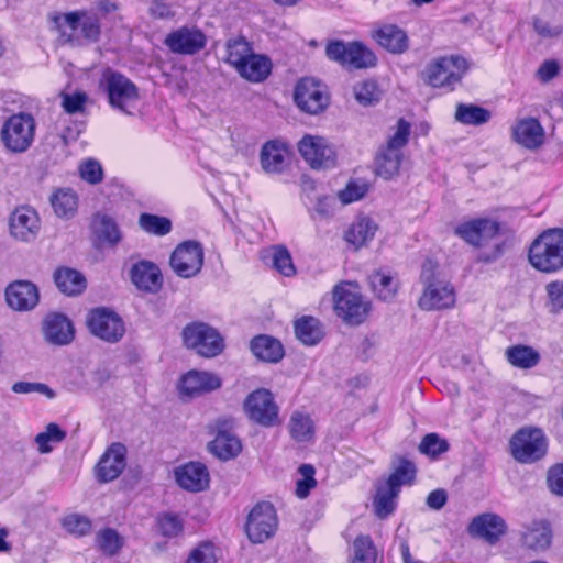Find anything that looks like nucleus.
<instances>
[{
  "instance_id": "1",
  "label": "nucleus",
  "mask_w": 563,
  "mask_h": 563,
  "mask_svg": "<svg viewBox=\"0 0 563 563\" xmlns=\"http://www.w3.org/2000/svg\"><path fill=\"white\" fill-rule=\"evenodd\" d=\"M423 285L418 306L426 311L451 309L456 302V291L444 265L434 258H427L421 268Z\"/></svg>"
},
{
  "instance_id": "2",
  "label": "nucleus",
  "mask_w": 563,
  "mask_h": 563,
  "mask_svg": "<svg viewBox=\"0 0 563 563\" xmlns=\"http://www.w3.org/2000/svg\"><path fill=\"white\" fill-rule=\"evenodd\" d=\"M332 296L335 314L344 323L358 325L368 317L371 302L365 299L355 284H338L332 290Z\"/></svg>"
},
{
  "instance_id": "3",
  "label": "nucleus",
  "mask_w": 563,
  "mask_h": 563,
  "mask_svg": "<svg viewBox=\"0 0 563 563\" xmlns=\"http://www.w3.org/2000/svg\"><path fill=\"white\" fill-rule=\"evenodd\" d=\"M410 135V124L399 119L395 132L388 137L375 159L376 175L389 180L399 175L404 158L402 148L407 145Z\"/></svg>"
},
{
  "instance_id": "4",
  "label": "nucleus",
  "mask_w": 563,
  "mask_h": 563,
  "mask_svg": "<svg viewBox=\"0 0 563 563\" xmlns=\"http://www.w3.org/2000/svg\"><path fill=\"white\" fill-rule=\"evenodd\" d=\"M54 27L67 36L68 41L97 42L100 36V22L95 13L73 11L51 16Z\"/></svg>"
},
{
  "instance_id": "5",
  "label": "nucleus",
  "mask_w": 563,
  "mask_h": 563,
  "mask_svg": "<svg viewBox=\"0 0 563 563\" xmlns=\"http://www.w3.org/2000/svg\"><path fill=\"white\" fill-rule=\"evenodd\" d=\"M470 68L466 58L448 55L432 59L422 71L423 80L433 88H453Z\"/></svg>"
},
{
  "instance_id": "6",
  "label": "nucleus",
  "mask_w": 563,
  "mask_h": 563,
  "mask_svg": "<svg viewBox=\"0 0 563 563\" xmlns=\"http://www.w3.org/2000/svg\"><path fill=\"white\" fill-rule=\"evenodd\" d=\"M100 87L107 93L109 104L113 109L128 115L134 113L140 100V93L135 84L128 77L108 69L102 75Z\"/></svg>"
},
{
  "instance_id": "7",
  "label": "nucleus",
  "mask_w": 563,
  "mask_h": 563,
  "mask_svg": "<svg viewBox=\"0 0 563 563\" xmlns=\"http://www.w3.org/2000/svg\"><path fill=\"white\" fill-rule=\"evenodd\" d=\"M35 128V120L30 113L12 114L1 126L0 140L7 151L24 153L34 141Z\"/></svg>"
},
{
  "instance_id": "8",
  "label": "nucleus",
  "mask_w": 563,
  "mask_h": 563,
  "mask_svg": "<svg viewBox=\"0 0 563 563\" xmlns=\"http://www.w3.org/2000/svg\"><path fill=\"white\" fill-rule=\"evenodd\" d=\"M325 54L329 59L353 69L371 68L377 64L375 53L357 41L349 43L342 41L330 42L325 47Z\"/></svg>"
},
{
  "instance_id": "9",
  "label": "nucleus",
  "mask_w": 563,
  "mask_h": 563,
  "mask_svg": "<svg viewBox=\"0 0 563 563\" xmlns=\"http://www.w3.org/2000/svg\"><path fill=\"white\" fill-rule=\"evenodd\" d=\"M548 450V440L540 428L526 427L518 430L510 440L514 459L520 463H533L541 460Z\"/></svg>"
},
{
  "instance_id": "10",
  "label": "nucleus",
  "mask_w": 563,
  "mask_h": 563,
  "mask_svg": "<svg viewBox=\"0 0 563 563\" xmlns=\"http://www.w3.org/2000/svg\"><path fill=\"white\" fill-rule=\"evenodd\" d=\"M183 340L188 349L205 357L219 355L224 347L223 339L212 327L203 322H192L183 330Z\"/></svg>"
},
{
  "instance_id": "11",
  "label": "nucleus",
  "mask_w": 563,
  "mask_h": 563,
  "mask_svg": "<svg viewBox=\"0 0 563 563\" xmlns=\"http://www.w3.org/2000/svg\"><path fill=\"white\" fill-rule=\"evenodd\" d=\"M277 529L278 517L271 503H258L249 512L245 533L252 543H264L275 536Z\"/></svg>"
},
{
  "instance_id": "12",
  "label": "nucleus",
  "mask_w": 563,
  "mask_h": 563,
  "mask_svg": "<svg viewBox=\"0 0 563 563\" xmlns=\"http://www.w3.org/2000/svg\"><path fill=\"white\" fill-rule=\"evenodd\" d=\"M244 411L250 420L271 428L280 423L279 408L273 394L265 388H258L251 393L244 401Z\"/></svg>"
},
{
  "instance_id": "13",
  "label": "nucleus",
  "mask_w": 563,
  "mask_h": 563,
  "mask_svg": "<svg viewBox=\"0 0 563 563\" xmlns=\"http://www.w3.org/2000/svg\"><path fill=\"white\" fill-rule=\"evenodd\" d=\"M87 325L93 335L110 343L120 341L125 333L122 319L106 308L90 311L87 317Z\"/></svg>"
},
{
  "instance_id": "14",
  "label": "nucleus",
  "mask_w": 563,
  "mask_h": 563,
  "mask_svg": "<svg viewBox=\"0 0 563 563\" xmlns=\"http://www.w3.org/2000/svg\"><path fill=\"white\" fill-rule=\"evenodd\" d=\"M294 99L297 107L309 114H318L329 104V95L325 88L313 78H302L298 81Z\"/></svg>"
},
{
  "instance_id": "15",
  "label": "nucleus",
  "mask_w": 563,
  "mask_h": 563,
  "mask_svg": "<svg viewBox=\"0 0 563 563\" xmlns=\"http://www.w3.org/2000/svg\"><path fill=\"white\" fill-rule=\"evenodd\" d=\"M298 151L312 168H330L335 165V151L322 136L306 134L298 143Z\"/></svg>"
},
{
  "instance_id": "16",
  "label": "nucleus",
  "mask_w": 563,
  "mask_h": 563,
  "mask_svg": "<svg viewBox=\"0 0 563 563\" xmlns=\"http://www.w3.org/2000/svg\"><path fill=\"white\" fill-rule=\"evenodd\" d=\"M10 234L19 242L34 241L41 230L37 211L29 206H20L13 210L9 219Z\"/></svg>"
},
{
  "instance_id": "17",
  "label": "nucleus",
  "mask_w": 563,
  "mask_h": 563,
  "mask_svg": "<svg viewBox=\"0 0 563 563\" xmlns=\"http://www.w3.org/2000/svg\"><path fill=\"white\" fill-rule=\"evenodd\" d=\"M206 43V35L199 29L188 26L170 32L164 41L170 52L181 55H194L201 51Z\"/></svg>"
},
{
  "instance_id": "18",
  "label": "nucleus",
  "mask_w": 563,
  "mask_h": 563,
  "mask_svg": "<svg viewBox=\"0 0 563 563\" xmlns=\"http://www.w3.org/2000/svg\"><path fill=\"white\" fill-rule=\"evenodd\" d=\"M289 161L290 150L287 143L280 140H271L262 145L260 164L266 174H283L289 165Z\"/></svg>"
},
{
  "instance_id": "19",
  "label": "nucleus",
  "mask_w": 563,
  "mask_h": 563,
  "mask_svg": "<svg viewBox=\"0 0 563 563\" xmlns=\"http://www.w3.org/2000/svg\"><path fill=\"white\" fill-rule=\"evenodd\" d=\"M5 301L15 311H30L40 300L37 287L29 280H15L5 288Z\"/></svg>"
},
{
  "instance_id": "20",
  "label": "nucleus",
  "mask_w": 563,
  "mask_h": 563,
  "mask_svg": "<svg viewBox=\"0 0 563 563\" xmlns=\"http://www.w3.org/2000/svg\"><path fill=\"white\" fill-rule=\"evenodd\" d=\"M125 448L121 443H113L101 456L96 465V477L101 483L112 482L125 468Z\"/></svg>"
},
{
  "instance_id": "21",
  "label": "nucleus",
  "mask_w": 563,
  "mask_h": 563,
  "mask_svg": "<svg viewBox=\"0 0 563 563\" xmlns=\"http://www.w3.org/2000/svg\"><path fill=\"white\" fill-rule=\"evenodd\" d=\"M176 483L185 490L197 493L209 487L210 476L205 464L189 462L174 470Z\"/></svg>"
},
{
  "instance_id": "22",
  "label": "nucleus",
  "mask_w": 563,
  "mask_h": 563,
  "mask_svg": "<svg viewBox=\"0 0 563 563\" xmlns=\"http://www.w3.org/2000/svg\"><path fill=\"white\" fill-rule=\"evenodd\" d=\"M500 231V224L488 218H478L465 221L454 230L464 242L477 245L482 240L490 239Z\"/></svg>"
},
{
  "instance_id": "23",
  "label": "nucleus",
  "mask_w": 563,
  "mask_h": 563,
  "mask_svg": "<svg viewBox=\"0 0 563 563\" xmlns=\"http://www.w3.org/2000/svg\"><path fill=\"white\" fill-rule=\"evenodd\" d=\"M505 520L493 512H485L473 518L468 526V532L473 537L484 539L486 542L494 544L506 532Z\"/></svg>"
},
{
  "instance_id": "24",
  "label": "nucleus",
  "mask_w": 563,
  "mask_h": 563,
  "mask_svg": "<svg viewBox=\"0 0 563 563\" xmlns=\"http://www.w3.org/2000/svg\"><path fill=\"white\" fill-rule=\"evenodd\" d=\"M131 280L139 290L147 294H156L163 287L162 272L150 261H140L132 266Z\"/></svg>"
},
{
  "instance_id": "25",
  "label": "nucleus",
  "mask_w": 563,
  "mask_h": 563,
  "mask_svg": "<svg viewBox=\"0 0 563 563\" xmlns=\"http://www.w3.org/2000/svg\"><path fill=\"white\" fill-rule=\"evenodd\" d=\"M221 379L209 372L190 371L185 374L179 383V391L188 397L199 396L220 388Z\"/></svg>"
},
{
  "instance_id": "26",
  "label": "nucleus",
  "mask_w": 563,
  "mask_h": 563,
  "mask_svg": "<svg viewBox=\"0 0 563 563\" xmlns=\"http://www.w3.org/2000/svg\"><path fill=\"white\" fill-rule=\"evenodd\" d=\"M203 263L202 249H174L170 255V266L184 278L197 275Z\"/></svg>"
},
{
  "instance_id": "27",
  "label": "nucleus",
  "mask_w": 563,
  "mask_h": 563,
  "mask_svg": "<svg viewBox=\"0 0 563 563\" xmlns=\"http://www.w3.org/2000/svg\"><path fill=\"white\" fill-rule=\"evenodd\" d=\"M376 43L393 54H402L408 49L407 33L395 24H382L372 31Z\"/></svg>"
},
{
  "instance_id": "28",
  "label": "nucleus",
  "mask_w": 563,
  "mask_h": 563,
  "mask_svg": "<svg viewBox=\"0 0 563 563\" xmlns=\"http://www.w3.org/2000/svg\"><path fill=\"white\" fill-rule=\"evenodd\" d=\"M514 140L526 148L534 150L543 144L544 130L534 118H526L512 126Z\"/></svg>"
},
{
  "instance_id": "29",
  "label": "nucleus",
  "mask_w": 563,
  "mask_h": 563,
  "mask_svg": "<svg viewBox=\"0 0 563 563\" xmlns=\"http://www.w3.org/2000/svg\"><path fill=\"white\" fill-rule=\"evenodd\" d=\"M45 339L56 345L68 344L74 338L71 322L63 314H48L44 321Z\"/></svg>"
},
{
  "instance_id": "30",
  "label": "nucleus",
  "mask_w": 563,
  "mask_h": 563,
  "mask_svg": "<svg viewBox=\"0 0 563 563\" xmlns=\"http://www.w3.org/2000/svg\"><path fill=\"white\" fill-rule=\"evenodd\" d=\"M378 230V224L367 216H357L344 232V240L354 246L369 244Z\"/></svg>"
},
{
  "instance_id": "31",
  "label": "nucleus",
  "mask_w": 563,
  "mask_h": 563,
  "mask_svg": "<svg viewBox=\"0 0 563 563\" xmlns=\"http://www.w3.org/2000/svg\"><path fill=\"white\" fill-rule=\"evenodd\" d=\"M369 286L375 296L383 301H391L399 289V280L396 275L387 269L373 272L368 277Z\"/></svg>"
},
{
  "instance_id": "32",
  "label": "nucleus",
  "mask_w": 563,
  "mask_h": 563,
  "mask_svg": "<svg viewBox=\"0 0 563 563\" xmlns=\"http://www.w3.org/2000/svg\"><path fill=\"white\" fill-rule=\"evenodd\" d=\"M529 262L538 271L552 273L563 267V249H529Z\"/></svg>"
},
{
  "instance_id": "33",
  "label": "nucleus",
  "mask_w": 563,
  "mask_h": 563,
  "mask_svg": "<svg viewBox=\"0 0 563 563\" xmlns=\"http://www.w3.org/2000/svg\"><path fill=\"white\" fill-rule=\"evenodd\" d=\"M552 532L545 521H533L521 533L522 544L533 551H543L551 544Z\"/></svg>"
},
{
  "instance_id": "34",
  "label": "nucleus",
  "mask_w": 563,
  "mask_h": 563,
  "mask_svg": "<svg viewBox=\"0 0 563 563\" xmlns=\"http://www.w3.org/2000/svg\"><path fill=\"white\" fill-rule=\"evenodd\" d=\"M250 349L257 360L267 363H277L284 356L282 343L269 335L254 338L250 343Z\"/></svg>"
},
{
  "instance_id": "35",
  "label": "nucleus",
  "mask_w": 563,
  "mask_h": 563,
  "mask_svg": "<svg viewBox=\"0 0 563 563\" xmlns=\"http://www.w3.org/2000/svg\"><path fill=\"white\" fill-rule=\"evenodd\" d=\"M272 64L271 60L254 52L242 63L238 74L252 82L263 81L271 73Z\"/></svg>"
},
{
  "instance_id": "36",
  "label": "nucleus",
  "mask_w": 563,
  "mask_h": 563,
  "mask_svg": "<svg viewBox=\"0 0 563 563\" xmlns=\"http://www.w3.org/2000/svg\"><path fill=\"white\" fill-rule=\"evenodd\" d=\"M211 452L222 461L238 456L242 451L241 440L230 431H219L210 443Z\"/></svg>"
},
{
  "instance_id": "37",
  "label": "nucleus",
  "mask_w": 563,
  "mask_h": 563,
  "mask_svg": "<svg viewBox=\"0 0 563 563\" xmlns=\"http://www.w3.org/2000/svg\"><path fill=\"white\" fill-rule=\"evenodd\" d=\"M57 288L67 296L80 294L86 288L85 277L76 269L60 267L54 274Z\"/></svg>"
},
{
  "instance_id": "38",
  "label": "nucleus",
  "mask_w": 563,
  "mask_h": 563,
  "mask_svg": "<svg viewBox=\"0 0 563 563\" xmlns=\"http://www.w3.org/2000/svg\"><path fill=\"white\" fill-rule=\"evenodd\" d=\"M507 361L517 368L529 369L537 366L541 360L540 353L529 345L517 344L505 352Z\"/></svg>"
},
{
  "instance_id": "39",
  "label": "nucleus",
  "mask_w": 563,
  "mask_h": 563,
  "mask_svg": "<svg viewBox=\"0 0 563 563\" xmlns=\"http://www.w3.org/2000/svg\"><path fill=\"white\" fill-rule=\"evenodd\" d=\"M288 429L291 438L297 442H309L314 435V422L310 415L296 410L289 419Z\"/></svg>"
},
{
  "instance_id": "40",
  "label": "nucleus",
  "mask_w": 563,
  "mask_h": 563,
  "mask_svg": "<svg viewBox=\"0 0 563 563\" xmlns=\"http://www.w3.org/2000/svg\"><path fill=\"white\" fill-rule=\"evenodd\" d=\"M393 473L388 477L386 485L399 493L404 485H411L416 476L415 464L404 457H397L393 461Z\"/></svg>"
},
{
  "instance_id": "41",
  "label": "nucleus",
  "mask_w": 563,
  "mask_h": 563,
  "mask_svg": "<svg viewBox=\"0 0 563 563\" xmlns=\"http://www.w3.org/2000/svg\"><path fill=\"white\" fill-rule=\"evenodd\" d=\"M54 212L59 218L69 219L75 216L78 209V196L68 188L56 190L51 197Z\"/></svg>"
},
{
  "instance_id": "42",
  "label": "nucleus",
  "mask_w": 563,
  "mask_h": 563,
  "mask_svg": "<svg viewBox=\"0 0 563 563\" xmlns=\"http://www.w3.org/2000/svg\"><path fill=\"white\" fill-rule=\"evenodd\" d=\"M91 227L100 242L118 244L121 241V232L117 223L106 214H96Z\"/></svg>"
},
{
  "instance_id": "43",
  "label": "nucleus",
  "mask_w": 563,
  "mask_h": 563,
  "mask_svg": "<svg viewBox=\"0 0 563 563\" xmlns=\"http://www.w3.org/2000/svg\"><path fill=\"white\" fill-rule=\"evenodd\" d=\"M296 336L306 345L317 344L323 335L321 324L313 317H301L295 322Z\"/></svg>"
},
{
  "instance_id": "44",
  "label": "nucleus",
  "mask_w": 563,
  "mask_h": 563,
  "mask_svg": "<svg viewBox=\"0 0 563 563\" xmlns=\"http://www.w3.org/2000/svg\"><path fill=\"white\" fill-rule=\"evenodd\" d=\"M225 51V62L236 71L242 66V63L253 53L251 44L242 36L228 40Z\"/></svg>"
},
{
  "instance_id": "45",
  "label": "nucleus",
  "mask_w": 563,
  "mask_h": 563,
  "mask_svg": "<svg viewBox=\"0 0 563 563\" xmlns=\"http://www.w3.org/2000/svg\"><path fill=\"white\" fill-rule=\"evenodd\" d=\"M490 112L476 104L460 103L456 107L455 120L465 125H481L488 122Z\"/></svg>"
},
{
  "instance_id": "46",
  "label": "nucleus",
  "mask_w": 563,
  "mask_h": 563,
  "mask_svg": "<svg viewBox=\"0 0 563 563\" xmlns=\"http://www.w3.org/2000/svg\"><path fill=\"white\" fill-rule=\"evenodd\" d=\"M66 438V432L57 423H48L43 432L35 437V444L41 454L51 453L54 446L62 443Z\"/></svg>"
},
{
  "instance_id": "47",
  "label": "nucleus",
  "mask_w": 563,
  "mask_h": 563,
  "mask_svg": "<svg viewBox=\"0 0 563 563\" xmlns=\"http://www.w3.org/2000/svg\"><path fill=\"white\" fill-rule=\"evenodd\" d=\"M351 563H375L376 548L368 536H358L352 544Z\"/></svg>"
},
{
  "instance_id": "48",
  "label": "nucleus",
  "mask_w": 563,
  "mask_h": 563,
  "mask_svg": "<svg viewBox=\"0 0 563 563\" xmlns=\"http://www.w3.org/2000/svg\"><path fill=\"white\" fill-rule=\"evenodd\" d=\"M398 494L399 493L397 490L393 489L388 485L377 488V493L373 501L377 517L384 519L395 510Z\"/></svg>"
},
{
  "instance_id": "49",
  "label": "nucleus",
  "mask_w": 563,
  "mask_h": 563,
  "mask_svg": "<svg viewBox=\"0 0 563 563\" xmlns=\"http://www.w3.org/2000/svg\"><path fill=\"white\" fill-rule=\"evenodd\" d=\"M266 251L269 254L262 255L263 261L269 260L272 266L285 276L295 275V265L287 249H266Z\"/></svg>"
},
{
  "instance_id": "50",
  "label": "nucleus",
  "mask_w": 563,
  "mask_h": 563,
  "mask_svg": "<svg viewBox=\"0 0 563 563\" xmlns=\"http://www.w3.org/2000/svg\"><path fill=\"white\" fill-rule=\"evenodd\" d=\"M139 225L143 231L155 235H165L172 230V222L168 218L150 213L140 216Z\"/></svg>"
},
{
  "instance_id": "51",
  "label": "nucleus",
  "mask_w": 563,
  "mask_h": 563,
  "mask_svg": "<svg viewBox=\"0 0 563 563\" xmlns=\"http://www.w3.org/2000/svg\"><path fill=\"white\" fill-rule=\"evenodd\" d=\"M98 548L107 555L115 554L123 545V538L112 528H104L97 532Z\"/></svg>"
},
{
  "instance_id": "52",
  "label": "nucleus",
  "mask_w": 563,
  "mask_h": 563,
  "mask_svg": "<svg viewBox=\"0 0 563 563\" xmlns=\"http://www.w3.org/2000/svg\"><path fill=\"white\" fill-rule=\"evenodd\" d=\"M368 192V184L364 180H350L338 191L336 197L343 205H351L363 199Z\"/></svg>"
},
{
  "instance_id": "53",
  "label": "nucleus",
  "mask_w": 563,
  "mask_h": 563,
  "mask_svg": "<svg viewBox=\"0 0 563 563\" xmlns=\"http://www.w3.org/2000/svg\"><path fill=\"white\" fill-rule=\"evenodd\" d=\"M448 450V441L441 438L438 433H428L422 438L419 444V451L431 459H437Z\"/></svg>"
},
{
  "instance_id": "54",
  "label": "nucleus",
  "mask_w": 563,
  "mask_h": 563,
  "mask_svg": "<svg viewBox=\"0 0 563 563\" xmlns=\"http://www.w3.org/2000/svg\"><path fill=\"white\" fill-rule=\"evenodd\" d=\"M62 107L69 114L84 113L90 99L85 91L62 92Z\"/></svg>"
},
{
  "instance_id": "55",
  "label": "nucleus",
  "mask_w": 563,
  "mask_h": 563,
  "mask_svg": "<svg viewBox=\"0 0 563 563\" xmlns=\"http://www.w3.org/2000/svg\"><path fill=\"white\" fill-rule=\"evenodd\" d=\"M545 307L550 313L563 311V280H554L545 285Z\"/></svg>"
},
{
  "instance_id": "56",
  "label": "nucleus",
  "mask_w": 563,
  "mask_h": 563,
  "mask_svg": "<svg viewBox=\"0 0 563 563\" xmlns=\"http://www.w3.org/2000/svg\"><path fill=\"white\" fill-rule=\"evenodd\" d=\"M354 96L361 104L371 106L378 102L380 99V91L375 81L366 80L354 86Z\"/></svg>"
},
{
  "instance_id": "57",
  "label": "nucleus",
  "mask_w": 563,
  "mask_h": 563,
  "mask_svg": "<svg viewBox=\"0 0 563 563\" xmlns=\"http://www.w3.org/2000/svg\"><path fill=\"white\" fill-rule=\"evenodd\" d=\"M63 527L67 532L82 537L91 531L92 525L89 518L78 514H71L63 519Z\"/></svg>"
},
{
  "instance_id": "58",
  "label": "nucleus",
  "mask_w": 563,
  "mask_h": 563,
  "mask_svg": "<svg viewBox=\"0 0 563 563\" xmlns=\"http://www.w3.org/2000/svg\"><path fill=\"white\" fill-rule=\"evenodd\" d=\"M334 206L335 201L332 197L325 195L318 196L309 208V213L313 219L328 220L334 216Z\"/></svg>"
},
{
  "instance_id": "59",
  "label": "nucleus",
  "mask_w": 563,
  "mask_h": 563,
  "mask_svg": "<svg viewBox=\"0 0 563 563\" xmlns=\"http://www.w3.org/2000/svg\"><path fill=\"white\" fill-rule=\"evenodd\" d=\"M216 547L211 542H201L194 548L186 563H217Z\"/></svg>"
},
{
  "instance_id": "60",
  "label": "nucleus",
  "mask_w": 563,
  "mask_h": 563,
  "mask_svg": "<svg viewBox=\"0 0 563 563\" xmlns=\"http://www.w3.org/2000/svg\"><path fill=\"white\" fill-rule=\"evenodd\" d=\"M79 174L85 181L91 185L99 184L103 179V169L100 163L92 158L86 159L80 164Z\"/></svg>"
},
{
  "instance_id": "61",
  "label": "nucleus",
  "mask_w": 563,
  "mask_h": 563,
  "mask_svg": "<svg viewBox=\"0 0 563 563\" xmlns=\"http://www.w3.org/2000/svg\"><path fill=\"white\" fill-rule=\"evenodd\" d=\"M299 473L302 476L297 481L296 495L299 498H306L310 490L316 486L317 482L313 477L314 468L311 465L303 464L299 468Z\"/></svg>"
},
{
  "instance_id": "62",
  "label": "nucleus",
  "mask_w": 563,
  "mask_h": 563,
  "mask_svg": "<svg viewBox=\"0 0 563 563\" xmlns=\"http://www.w3.org/2000/svg\"><path fill=\"white\" fill-rule=\"evenodd\" d=\"M161 533L168 538L177 537L183 531V521L177 515L164 514L157 520Z\"/></svg>"
},
{
  "instance_id": "63",
  "label": "nucleus",
  "mask_w": 563,
  "mask_h": 563,
  "mask_svg": "<svg viewBox=\"0 0 563 563\" xmlns=\"http://www.w3.org/2000/svg\"><path fill=\"white\" fill-rule=\"evenodd\" d=\"M531 246H563V229L552 228L543 231Z\"/></svg>"
},
{
  "instance_id": "64",
  "label": "nucleus",
  "mask_w": 563,
  "mask_h": 563,
  "mask_svg": "<svg viewBox=\"0 0 563 563\" xmlns=\"http://www.w3.org/2000/svg\"><path fill=\"white\" fill-rule=\"evenodd\" d=\"M177 0H153L150 13L155 19H170L175 15Z\"/></svg>"
}]
</instances>
